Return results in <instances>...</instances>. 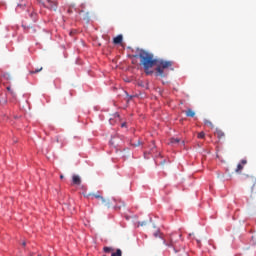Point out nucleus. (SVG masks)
I'll return each instance as SVG.
<instances>
[{"instance_id":"obj_12","label":"nucleus","mask_w":256,"mask_h":256,"mask_svg":"<svg viewBox=\"0 0 256 256\" xmlns=\"http://www.w3.org/2000/svg\"><path fill=\"white\" fill-rule=\"evenodd\" d=\"M186 117H195V111L191 109L186 110Z\"/></svg>"},{"instance_id":"obj_2","label":"nucleus","mask_w":256,"mask_h":256,"mask_svg":"<svg viewBox=\"0 0 256 256\" xmlns=\"http://www.w3.org/2000/svg\"><path fill=\"white\" fill-rule=\"evenodd\" d=\"M156 73L159 77H165V69L173 67V61H167L163 59L156 60Z\"/></svg>"},{"instance_id":"obj_16","label":"nucleus","mask_w":256,"mask_h":256,"mask_svg":"<svg viewBox=\"0 0 256 256\" xmlns=\"http://www.w3.org/2000/svg\"><path fill=\"white\" fill-rule=\"evenodd\" d=\"M198 139H205V132H199Z\"/></svg>"},{"instance_id":"obj_8","label":"nucleus","mask_w":256,"mask_h":256,"mask_svg":"<svg viewBox=\"0 0 256 256\" xmlns=\"http://www.w3.org/2000/svg\"><path fill=\"white\" fill-rule=\"evenodd\" d=\"M72 183L73 185H80L81 184V177L79 175L72 176Z\"/></svg>"},{"instance_id":"obj_5","label":"nucleus","mask_w":256,"mask_h":256,"mask_svg":"<svg viewBox=\"0 0 256 256\" xmlns=\"http://www.w3.org/2000/svg\"><path fill=\"white\" fill-rule=\"evenodd\" d=\"M245 165H247V160L246 159L241 160L235 169V173H241V171H243Z\"/></svg>"},{"instance_id":"obj_19","label":"nucleus","mask_w":256,"mask_h":256,"mask_svg":"<svg viewBox=\"0 0 256 256\" xmlns=\"http://www.w3.org/2000/svg\"><path fill=\"white\" fill-rule=\"evenodd\" d=\"M22 245H23V247H25L26 243H25V242H23V244H22Z\"/></svg>"},{"instance_id":"obj_10","label":"nucleus","mask_w":256,"mask_h":256,"mask_svg":"<svg viewBox=\"0 0 256 256\" xmlns=\"http://www.w3.org/2000/svg\"><path fill=\"white\" fill-rule=\"evenodd\" d=\"M177 143H181V139H179V138H171L170 139L171 145H177Z\"/></svg>"},{"instance_id":"obj_6","label":"nucleus","mask_w":256,"mask_h":256,"mask_svg":"<svg viewBox=\"0 0 256 256\" xmlns=\"http://www.w3.org/2000/svg\"><path fill=\"white\" fill-rule=\"evenodd\" d=\"M252 182L254 183L251 192H250V198L251 199H256V178H252Z\"/></svg>"},{"instance_id":"obj_18","label":"nucleus","mask_w":256,"mask_h":256,"mask_svg":"<svg viewBox=\"0 0 256 256\" xmlns=\"http://www.w3.org/2000/svg\"><path fill=\"white\" fill-rule=\"evenodd\" d=\"M161 165H165V161H162V162H161Z\"/></svg>"},{"instance_id":"obj_17","label":"nucleus","mask_w":256,"mask_h":256,"mask_svg":"<svg viewBox=\"0 0 256 256\" xmlns=\"http://www.w3.org/2000/svg\"><path fill=\"white\" fill-rule=\"evenodd\" d=\"M170 246L175 247V239H173V236L170 237Z\"/></svg>"},{"instance_id":"obj_22","label":"nucleus","mask_w":256,"mask_h":256,"mask_svg":"<svg viewBox=\"0 0 256 256\" xmlns=\"http://www.w3.org/2000/svg\"><path fill=\"white\" fill-rule=\"evenodd\" d=\"M61 177V179H63V176H60Z\"/></svg>"},{"instance_id":"obj_7","label":"nucleus","mask_w":256,"mask_h":256,"mask_svg":"<svg viewBox=\"0 0 256 256\" xmlns=\"http://www.w3.org/2000/svg\"><path fill=\"white\" fill-rule=\"evenodd\" d=\"M113 43H114V45H121V43H123V35L120 34V35L114 37Z\"/></svg>"},{"instance_id":"obj_1","label":"nucleus","mask_w":256,"mask_h":256,"mask_svg":"<svg viewBox=\"0 0 256 256\" xmlns=\"http://www.w3.org/2000/svg\"><path fill=\"white\" fill-rule=\"evenodd\" d=\"M138 57L140 59V65H142L146 75H152L153 71H151V69H153L157 64V59H155L153 53L140 50Z\"/></svg>"},{"instance_id":"obj_11","label":"nucleus","mask_w":256,"mask_h":256,"mask_svg":"<svg viewBox=\"0 0 256 256\" xmlns=\"http://www.w3.org/2000/svg\"><path fill=\"white\" fill-rule=\"evenodd\" d=\"M103 251H104V253H113L114 251H115V249H113V247H107V246H105L104 248H103Z\"/></svg>"},{"instance_id":"obj_21","label":"nucleus","mask_w":256,"mask_h":256,"mask_svg":"<svg viewBox=\"0 0 256 256\" xmlns=\"http://www.w3.org/2000/svg\"><path fill=\"white\" fill-rule=\"evenodd\" d=\"M122 127H125V123L122 124Z\"/></svg>"},{"instance_id":"obj_20","label":"nucleus","mask_w":256,"mask_h":256,"mask_svg":"<svg viewBox=\"0 0 256 256\" xmlns=\"http://www.w3.org/2000/svg\"><path fill=\"white\" fill-rule=\"evenodd\" d=\"M129 99H133V96H129Z\"/></svg>"},{"instance_id":"obj_13","label":"nucleus","mask_w":256,"mask_h":256,"mask_svg":"<svg viewBox=\"0 0 256 256\" xmlns=\"http://www.w3.org/2000/svg\"><path fill=\"white\" fill-rule=\"evenodd\" d=\"M111 256H123V252L121 249H117L116 251L112 252Z\"/></svg>"},{"instance_id":"obj_23","label":"nucleus","mask_w":256,"mask_h":256,"mask_svg":"<svg viewBox=\"0 0 256 256\" xmlns=\"http://www.w3.org/2000/svg\"><path fill=\"white\" fill-rule=\"evenodd\" d=\"M155 237H157V233L155 234Z\"/></svg>"},{"instance_id":"obj_9","label":"nucleus","mask_w":256,"mask_h":256,"mask_svg":"<svg viewBox=\"0 0 256 256\" xmlns=\"http://www.w3.org/2000/svg\"><path fill=\"white\" fill-rule=\"evenodd\" d=\"M215 133H216L218 139H223V137H225V132H223V130H221V129H216Z\"/></svg>"},{"instance_id":"obj_15","label":"nucleus","mask_w":256,"mask_h":256,"mask_svg":"<svg viewBox=\"0 0 256 256\" xmlns=\"http://www.w3.org/2000/svg\"><path fill=\"white\" fill-rule=\"evenodd\" d=\"M204 125H207L208 127H211V129H213V122L210 120H204Z\"/></svg>"},{"instance_id":"obj_4","label":"nucleus","mask_w":256,"mask_h":256,"mask_svg":"<svg viewBox=\"0 0 256 256\" xmlns=\"http://www.w3.org/2000/svg\"><path fill=\"white\" fill-rule=\"evenodd\" d=\"M95 197V199H100L102 205H104V207H111V202H109V200H106L105 198H103V196L99 195V194H88V196Z\"/></svg>"},{"instance_id":"obj_14","label":"nucleus","mask_w":256,"mask_h":256,"mask_svg":"<svg viewBox=\"0 0 256 256\" xmlns=\"http://www.w3.org/2000/svg\"><path fill=\"white\" fill-rule=\"evenodd\" d=\"M43 71V67L37 68L36 70H31L30 75H35V73H41Z\"/></svg>"},{"instance_id":"obj_3","label":"nucleus","mask_w":256,"mask_h":256,"mask_svg":"<svg viewBox=\"0 0 256 256\" xmlns=\"http://www.w3.org/2000/svg\"><path fill=\"white\" fill-rule=\"evenodd\" d=\"M44 7L46 9H50V11H57L58 3L57 1H52V0H44L43 2Z\"/></svg>"}]
</instances>
